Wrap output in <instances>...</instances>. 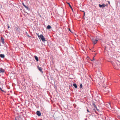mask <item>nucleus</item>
Segmentation results:
<instances>
[{"label": "nucleus", "mask_w": 120, "mask_h": 120, "mask_svg": "<svg viewBox=\"0 0 120 120\" xmlns=\"http://www.w3.org/2000/svg\"><path fill=\"white\" fill-rule=\"evenodd\" d=\"M94 56L93 58V60H94Z\"/></svg>", "instance_id": "5701e85b"}, {"label": "nucleus", "mask_w": 120, "mask_h": 120, "mask_svg": "<svg viewBox=\"0 0 120 120\" xmlns=\"http://www.w3.org/2000/svg\"><path fill=\"white\" fill-rule=\"evenodd\" d=\"M73 86L75 87V88H77V86L76 83H74L73 84Z\"/></svg>", "instance_id": "9b49d317"}, {"label": "nucleus", "mask_w": 120, "mask_h": 120, "mask_svg": "<svg viewBox=\"0 0 120 120\" xmlns=\"http://www.w3.org/2000/svg\"><path fill=\"white\" fill-rule=\"evenodd\" d=\"M0 57L2 58H4V55L3 54H1L0 55Z\"/></svg>", "instance_id": "4468645a"}, {"label": "nucleus", "mask_w": 120, "mask_h": 120, "mask_svg": "<svg viewBox=\"0 0 120 120\" xmlns=\"http://www.w3.org/2000/svg\"><path fill=\"white\" fill-rule=\"evenodd\" d=\"M108 4H110V2L109 1H108Z\"/></svg>", "instance_id": "412c9836"}, {"label": "nucleus", "mask_w": 120, "mask_h": 120, "mask_svg": "<svg viewBox=\"0 0 120 120\" xmlns=\"http://www.w3.org/2000/svg\"><path fill=\"white\" fill-rule=\"evenodd\" d=\"M87 111L88 112H90V111H89V110H88V109H87Z\"/></svg>", "instance_id": "4be33fe9"}, {"label": "nucleus", "mask_w": 120, "mask_h": 120, "mask_svg": "<svg viewBox=\"0 0 120 120\" xmlns=\"http://www.w3.org/2000/svg\"><path fill=\"white\" fill-rule=\"evenodd\" d=\"M36 114L38 116H40L41 115V113L40 112V111H38L36 112Z\"/></svg>", "instance_id": "39448f33"}, {"label": "nucleus", "mask_w": 120, "mask_h": 120, "mask_svg": "<svg viewBox=\"0 0 120 120\" xmlns=\"http://www.w3.org/2000/svg\"><path fill=\"white\" fill-rule=\"evenodd\" d=\"M91 60V61H93V60Z\"/></svg>", "instance_id": "bb28decb"}, {"label": "nucleus", "mask_w": 120, "mask_h": 120, "mask_svg": "<svg viewBox=\"0 0 120 120\" xmlns=\"http://www.w3.org/2000/svg\"><path fill=\"white\" fill-rule=\"evenodd\" d=\"M39 39H41L42 41L43 42H45L46 41V40L45 38L43 36L42 34L40 35V38H39Z\"/></svg>", "instance_id": "f257e3e1"}, {"label": "nucleus", "mask_w": 120, "mask_h": 120, "mask_svg": "<svg viewBox=\"0 0 120 120\" xmlns=\"http://www.w3.org/2000/svg\"><path fill=\"white\" fill-rule=\"evenodd\" d=\"M119 98L120 99V94H119L118 95Z\"/></svg>", "instance_id": "aec40b11"}, {"label": "nucleus", "mask_w": 120, "mask_h": 120, "mask_svg": "<svg viewBox=\"0 0 120 120\" xmlns=\"http://www.w3.org/2000/svg\"><path fill=\"white\" fill-rule=\"evenodd\" d=\"M119 118H120V117Z\"/></svg>", "instance_id": "2f4dec72"}, {"label": "nucleus", "mask_w": 120, "mask_h": 120, "mask_svg": "<svg viewBox=\"0 0 120 120\" xmlns=\"http://www.w3.org/2000/svg\"><path fill=\"white\" fill-rule=\"evenodd\" d=\"M16 30L17 31H18L19 30V28H18L16 27Z\"/></svg>", "instance_id": "6ab92c4d"}, {"label": "nucleus", "mask_w": 120, "mask_h": 120, "mask_svg": "<svg viewBox=\"0 0 120 120\" xmlns=\"http://www.w3.org/2000/svg\"><path fill=\"white\" fill-rule=\"evenodd\" d=\"M29 36V37H30L29 36Z\"/></svg>", "instance_id": "7c9ffc66"}, {"label": "nucleus", "mask_w": 120, "mask_h": 120, "mask_svg": "<svg viewBox=\"0 0 120 120\" xmlns=\"http://www.w3.org/2000/svg\"><path fill=\"white\" fill-rule=\"evenodd\" d=\"M98 40V39H95L94 38H92V41L93 42V43L94 44V45L97 42V41Z\"/></svg>", "instance_id": "7ed1b4c3"}, {"label": "nucleus", "mask_w": 120, "mask_h": 120, "mask_svg": "<svg viewBox=\"0 0 120 120\" xmlns=\"http://www.w3.org/2000/svg\"><path fill=\"white\" fill-rule=\"evenodd\" d=\"M105 89L104 90L106 92H108L109 91V90H106V89H108V87L107 86H105Z\"/></svg>", "instance_id": "6e6552de"}, {"label": "nucleus", "mask_w": 120, "mask_h": 120, "mask_svg": "<svg viewBox=\"0 0 120 120\" xmlns=\"http://www.w3.org/2000/svg\"><path fill=\"white\" fill-rule=\"evenodd\" d=\"M5 70L1 68H0V73H3L5 72Z\"/></svg>", "instance_id": "20e7f679"}, {"label": "nucleus", "mask_w": 120, "mask_h": 120, "mask_svg": "<svg viewBox=\"0 0 120 120\" xmlns=\"http://www.w3.org/2000/svg\"><path fill=\"white\" fill-rule=\"evenodd\" d=\"M82 84H80V88H82Z\"/></svg>", "instance_id": "dca6fc26"}, {"label": "nucleus", "mask_w": 120, "mask_h": 120, "mask_svg": "<svg viewBox=\"0 0 120 120\" xmlns=\"http://www.w3.org/2000/svg\"><path fill=\"white\" fill-rule=\"evenodd\" d=\"M83 12H84V15H85V13L84 11H83Z\"/></svg>", "instance_id": "b1692460"}, {"label": "nucleus", "mask_w": 120, "mask_h": 120, "mask_svg": "<svg viewBox=\"0 0 120 120\" xmlns=\"http://www.w3.org/2000/svg\"><path fill=\"white\" fill-rule=\"evenodd\" d=\"M94 105V106H95V105Z\"/></svg>", "instance_id": "c85d7f7f"}, {"label": "nucleus", "mask_w": 120, "mask_h": 120, "mask_svg": "<svg viewBox=\"0 0 120 120\" xmlns=\"http://www.w3.org/2000/svg\"><path fill=\"white\" fill-rule=\"evenodd\" d=\"M69 4V6L70 7H71V6H70V5Z\"/></svg>", "instance_id": "a878e982"}, {"label": "nucleus", "mask_w": 120, "mask_h": 120, "mask_svg": "<svg viewBox=\"0 0 120 120\" xmlns=\"http://www.w3.org/2000/svg\"><path fill=\"white\" fill-rule=\"evenodd\" d=\"M106 6V5L104 4H103L102 5H101L100 4L99 5V6L100 8H104Z\"/></svg>", "instance_id": "423d86ee"}, {"label": "nucleus", "mask_w": 120, "mask_h": 120, "mask_svg": "<svg viewBox=\"0 0 120 120\" xmlns=\"http://www.w3.org/2000/svg\"><path fill=\"white\" fill-rule=\"evenodd\" d=\"M108 105V107L110 108H111V104L110 103H109Z\"/></svg>", "instance_id": "9d476101"}, {"label": "nucleus", "mask_w": 120, "mask_h": 120, "mask_svg": "<svg viewBox=\"0 0 120 120\" xmlns=\"http://www.w3.org/2000/svg\"><path fill=\"white\" fill-rule=\"evenodd\" d=\"M37 68L40 72L41 71L42 69L40 67H39V66H37Z\"/></svg>", "instance_id": "1a4fd4ad"}, {"label": "nucleus", "mask_w": 120, "mask_h": 120, "mask_svg": "<svg viewBox=\"0 0 120 120\" xmlns=\"http://www.w3.org/2000/svg\"><path fill=\"white\" fill-rule=\"evenodd\" d=\"M1 40L2 42L3 43V44H4V39L3 38L1 37Z\"/></svg>", "instance_id": "ddd939ff"}, {"label": "nucleus", "mask_w": 120, "mask_h": 120, "mask_svg": "<svg viewBox=\"0 0 120 120\" xmlns=\"http://www.w3.org/2000/svg\"><path fill=\"white\" fill-rule=\"evenodd\" d=\"M9 27H10L9 26H8V28H9Z\"/></svg>", "instance_id": "cd10ccee"}, {"label": "nucleus", "mask_w": 120, "mask_h": 120, "mask_svg": "<svg viewBox=\"0 0 120 120\" xmlns=\"http://www.w3.org/2000/svg\"><path fill=\"white\" fill-rule=\"evenodd\" d=\"M69 30H70V31L71 32V30L70 29H69Z\"/></svg>", "instance_id": "393cba45"}, {"label": "nucleus", "mask_w": 120, "mask_h": 120, "mask_svg": "<svg viewBox=\"0 0 120 120\" xmlns=\"http://www.w3.org/2000/svg\"><path fill=\"white\" fill-rule=\"evenodd\" d=\"M35 59L37 61H38V57L36 56H35Z\"/></svg>", "instance_id": "2eb2a0df"}, {"label": "nucleus", "mask_w": 120, "mask_h": 120, "mask_svg": "<svg viewBox=\"0 0 120 120\" xmlns=\"http://www.w3.org/2000/svg\"><path fill=\"white\" fill-rule=\"evenodd\" d=\"M94 105V106H95V105Z\"/></svg>", "instance_id": "c756f323"}, {"label": "nucleus", "mask_w": 120, "mask_h": 120, "mask_svg": "<svg viewBox=\"0 0 120 120\" xmlns=\"http://www.w3.org/2000/svg\"><path fill=\"white\" fill-rule=\"evenodd\" d=\"M22 5H23V6H24V7H25L26 9L28 10H29L30 9L28 8V7H27L24 4V3H22Z\"/></svg>", "instance_id": "0eeeda50"}, {"label": "nucleus", "mask_w": 120, "mask_h": 120, "mask_svg": "<svg viewBox=\"0 0 120 120\" xmlns=\"http://www.w3.org/2000/svg\"><path fill=\"white\" fill-rule=\"evenodd\" d=\"M46 28L48 29H49L51 28V27L50 26L48 25L47 26Z\"/></svg>", "instance_id": "f8f14e48"}, {"label": "nucleus", "mask_w": 120, "mask_h": 120, "mask_svg": "<svg viewBox=\"0 0 120 120\" xmlns=\"http://www.w3.org/2000/svg\"><path fill=\"white\" fill-rule=\"evenodd\" d=\"M112 63L114 68H115L117 66V63L115 61H114V62H112Z\"/></svg>", "instance_id": "f03ea898"}, {"label": "nucleus", "mask_w": 120, "mask_h": 120, "mask_svg": "<svg viewBox=\"0 0 120 120\" xmlns=\"http://www.w3.org/2000/svg\"><path fill=\"white\" fill-rule=\"evenodd\" d=\"M0 90H1V91H2V92H5V91H4V90H2V89L1 88H0Z\"/></svg>", "instance_id": "f3484780"}, {"label": "nucleus", "mask_w": 120, "mask_h": 120, "mask_svg": "<svg viewBox=\"0 0 120 120\" xmlns=\"http://www.w3.org/2000/svg\"><path fill=\"white\" fill-rule=\"evenodd\" d=\"M37 34V35H38V37L39 38H40V35H39V34H37H37Z\"/></svg>", "instance_id": "a211bd4d"}]
</instances>
